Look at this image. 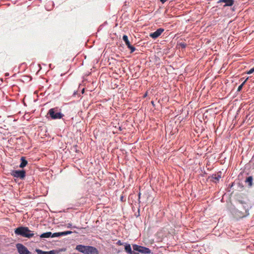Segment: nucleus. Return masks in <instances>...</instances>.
<instances>
[{
  "label": "nucleus",
  "mask_w": 254,
  "mask_h": 254,
  "mask_svg": "<svg viewBox=\"0 0 254 254\" xmlns=\"http://www.w3.org/2000/svg\"><path fill=\"white\" fill-rule=\"evenodd\" d=\"M251 206L242 200H238V203L233 211V215L237 218H242L249 215V210Z\"/></svg>",
  "instance_id": "f257e3e1"
},
{
  "label": "nucleus",
  "mask_w": 254,
  "mask_h": 254,
  "mask_svg": "<svg viewBox=\"0 0 254 254\" xmlns=\"http://www.w3.org/2000/svg\"><path fill=\"white\" fill-rule=\"evenodd\" d=\"M14 233L16 235L23 237L31 238L34 236V234L27 227L20 226L14 229Z\"/></svg>",
  "instance_id": "f03ea898"
},
{
  "label": "nucleus",
  "mask_w": 254,
  "mask_h": 254,
  "mask_svg": "<svg viewBox=\"0 0 254 254\" xmlns=\"http://www.w3.org/2000/svg\"><path fill=\"white\" fill-rule=\"evenodd\" d=\"M52 120L61 119L64 117V115L62 113V110L59 107H55L50 109L47 113Z\"/></svg>",
  "instance_id": "7ed1b4c3"
},
{
  "label": "nucleus",
  "mask_w": 254,
  "mask_h": 254,
  "mask_svg": "<svg viewBox=\"0 0 254 254\" xmlns=\"http://www.w3.org/2000/svg\"><path fill=\"white\" fill-rule=\"evenodd\" d=\"M10 174L14 178L23 180L26 176V172L24 170H11Z\"/></svg>",
  "instance_id": "20e7f679"
},
{
  "label": "nucleus",
  "mask_w": 254,
  "mask_h": 254,
  "mask_svg": "<svg viewBox=\"0 0 254 254\" xmlns=\"http://www.w3.org/2000/svg\"><path fill=\"white\" fill-rule=\"evenodd\" d=\"M132 248L134 251H137L142 254H149L151 253V251L149 248L138 246L136 244L132 245Z\"/></svg>",
  "instance_id": "39448f33"
},
{
  "label": "nucleus",
  "mask_w": 254,
  "mask_h": 254,
  "mask_svg": "<svg viewBox=\"0 0 254 254\" xmlns=\"http://www.w3.org/2000/svg\"><path fill=\"white\" fill-rule=\"evenodd\" d=\"M16 248L19 254H31L28 249L22 244L17 243L16 244Z\"/></svg>",
  "instance_id": "423d86ee"
},
{
  "label": "nucleus",
  "mask_w": 254,
  "mask_h": 254,
  "mask_svg": "<svg viewBox=\"0 0 254 254\" xmlns=\"http://www.w3.org/2000/svg\"><path fill=\"white\" fill-rule=\"evenodd\" d=\"M115 123L112 122V133H116L121 130V127L119 125L118 119H114Z\"/></svg>",
  "instance_id": "0eeeda50"
},
{
  "label": "nucleus",
  "mask_w": 254,
  "mask_h": 254,
  "mask_svg": "<svg viewBox=\"0 0 254 254\" xmlns=\"http://www.w3.org/2000/svg\"><path fill=\"white\" fill-rule=\"evenodd\" d=\"M222 178L221 177V172H219L217 173V174H213L212 175L209 176L208 179L210 181L217 183L219 181V180Z\"/></svg>",
  "instance_id": "6e6552de"
},
{
  "label": "nucleus",
  "mask_w": 254,
  "mask_h": 254,
  "mask_svg": "<svg viewBox=\"0 0 254 254\" xmlns=\"http://www.w3.org/2000/svg\"><path fill=\"white\" fill-rule=\"evenodd\" d=\"M164 31V29L163 28H159L154 32L151 33L149 36L152 38L155 39L159 37Z\"/></svg>",
  "instance_id": "1a4fd4ad"
},
{
  "label": "nucleus",
  "mask_w": 254,
  "mask_h": 254,
  "mask_svg": "<svg viewBox=\"0 0 254 254\" xmlns=\"http://www.w3.org/2000/svg\"><path fill=\"white\" fill-rule=\"evenodd\" d=\"M85 254H99V252L96 248L88 246Z\"/></svg>",
  "instance_id": "9d476101"
},
{
  "label": "nucleus",
  "mask_w": 254,
  "mask_h": 254,
  "mask_svg": "<svg viewBox=\"0 0 254 254\" xmlns=\"http://www.w3.org/2000/svg\"><path fill=\"white\" fill-rule=\"evenodd\" d=\"M125 250L126 252L129 254H139L138 253H136L135 251H132L131 246L129 244H126L125 245Z\"/></svg>",
  "instance_id": "9b49d317"
},
{
  "label": "nucleus",
  "mask_w": 254,
  "mask_h": 254,
  "mask_svg": "<svg viewBox=\"0 0 254 254\" xmlns=\"http://www.w3.org/2000/svg\"><path fill=\"white\" fill-rule=\"evenodd\" d=\"M87 246H88L78 245L76 246L75 249L78 252L85 254Z\"/></svg>",
  "instance_id": "f8f14e48"
},
{
  "label": "nucleus",
  "mask_w": 254,
  "mask_h": 254,
  "mask_svg": "<svg viewBox=\"0 0 254 254\" xmlns=\"http://www.w3.org/2000/svg\"><path fill=\"white\" fill-rule=\"evenodd\" d=\"M224 2L225 4L224 6H231L233 5L234 0H219L217 3Z\"/></svg>",
  "instance_id": "ddd939ff"
},
{
  "label": "nucleus",
  "mask_w": 254,
  "mask_h": 254,
  "mask_svg": "<svg viewBox=\"0 0 254 254\" xmlns=\"http://www.w3.org/2000/svg\"><path fill=\"white\" fill-rule=\"evenodd\" d=\"M245 182L247 184L249 188H252L253 185V177L252 176H249L246 178Z\"/></svg>",
  "instance_id": "4468645a"
},
{
  "label": "nucleus",
  "mask_w": 254,
  "mask_h": 254,
  "mask_svg": "<svg viewBox=\"0 0 254 254\" xmlns=\"http://www.w3.org/2000/svg\"><path fill=\"white\" fill-rule=\"evenodd\" d=\"M20 161L21 163L19 166L20 168H23L27 165L28 162L24 157H22L20 159Z\"/></svg>",
  "instance_id": "2eb2a0df"
},
{
  "label": "nucleus",
  "mask_w": 254,
  "mask_h": 254,
  "mask_svg": "<svg viewBox=\"0 0 254 254\" xmlns=\"http://www.w3.org/2000/svg\"><path fill=\"white\" fill-rule=\"evenodd\" d=\"M40 237L41 238H48L52 237V233L51 232L44 233L40 235Z\"/></svg>",
  "instance_id": "dca6fc26"
},
{
  "label": "nucleus",
  "mask_w": 254,
  "mask_h": 254,
  "mask_svg": "<svg viewBox=\"0 0 254 254\" xmlns=\"http://www.w3.org/2000/svg\"><path fill=\"white\" fill-rule=\"evenodd\" d=\"M123 40L124 41V42H125L126 45L127 46V47L128 46H129L130 45H131L128 39V37L127 36V35H124L123 36Z\"/></svg>",
  "instance_id": "f3484780"
},
{
  "label": "nucleus",
  "mask_w": 254,
  "mask_h": 254,
  "mask_svg": "<svg viewBox=\"0 0 254 254\" xmlns=\"http://www.w3.org/2000/svg\"><path fill=\"white\" fill-rule=\"evenodd\" d=\"M122 192H121L120 191H118V190H117L114 193V195L113 196L114 197H115V199L116 201H117L119 198H118V195L120 196V194H122Z\"/></svg>",
  "instance_id": "a211bd4d"
},
{
  "label": "nucleus",
  "mask_w": 254,
  "mask_h": 254,
  "mask_svg": "<svg viewBox=\"0 0 254 254\" xmlns=\"http://www.w3.org/2000/svg\"><path fill=\"white\" fill-rule=\"evenodd\" d=\"M72 233V231H64V232H61V236H65V235L71 234Z\"/></svg>",
  "instance_id": "6ab92c4d"
},
{
  "label": "nucleus",
  "mask_w": 254,
  "mask_h": 254,
  "mask_svg": "<svg viewBox=\"0 0 254 254\" xmlns=\"http://www.w3.org/2000/svg\"><path fill=\"white\" fill-rule=\"evenodd\" d=\"M247 79L248 78H247L240 85H239V86L238 88L237 91L239 92L242 90L244 85L245 84Z\"/></svg>",
  "instance_id": "aec40b11"
},
{
  "label": "nucleus",
  "mask_w": 254,
  "mask_h": 254,
  "mask_svg": "<svg viewBox=\"0 0 254 254\" xmlns=\"http://www.w3.org/2000/svg\"><path fill=\"white\" fill-rule=\"evenodd\" d=\"M61 236V232H56L53 234L52 233V237H58Z\"/></svg>",
  "instance_id": "412c9836"
},
{
  "label": "nucleus",
  "mask_w": 254,
  "mask_h": 254,
  "mask_svg": "<svg viewBox=\"0 0 254 254\" xmlns=\"http://www.w3.org/2000/svg\"><path fill=\"white\" fill-rule=\"evenodd\" d=\"M36 252H37V254H46V252L43 251L40 249H36Z\"/></svg>",
  "instance_id": "4be33fe9"
},
{
  "label": "nucleus",
  "mask_w": 254,
  "mask_h": 254,
  "mask_svg": "<svg viewBox=\"0 0 254 254\" xmlns=\"http://www.w3.org/2000/svg\"><path fill=\"white\" fill-rule=\"evenodd\" d=\"M128 48L130 50V53H132L135 50V48L134 47L132 46L131 45L128 47Z\"/></svg>",
  "instance_id": "5701e85b"
},
{
  "label": "nucleus",
  "mask_w": 254,
  "mask_h": 254,
  "mask_svg": "<svg viewBox=\"0 0 254 254\" xmlns=\"http://www.w3.org/2000/svg\"><path fill=\"white\" fill-rule=\"evenodd\" d=\"M179 45L181 47V48L184 49L187 47V44L184 42L180 43Z\"/></svg>",
  "instance_id": "b1692460"
},
{
  "label": "nucleus",
  "mask_w": 254,
  "mask_h": 254,
  "mask_svg": "<svg viewBox=\"0 0 254 254\" xmlns=\"http://www.w3.org/2000/svg\"><path fill=\"white\" fill-rule=\"evenodd\" d=\"M123 198H124V196H123V193L120 194V195L119 196V200H120V201H121L122 202L123 201Z\"/></svg>",
  "instance_id": "393cba45"
},
{
  "label": "nucleus",
  "mask_w": 254,
  "mask_h": 254,
  "mask_svg": "<svg viewBox=\"0 0 254 254\" xmlns=\"http://www.w3.org/2000/svg\"><path fill=\"white\" fill-rule=\"evenodd\" d=\"M254 72V67L247 72L248 74H251Z\"/></svg>",
  "instance_id": "a878e982"
},
{
  "label": "nucleus",
  "mask_w": 254,
  "mask_h": 254,
  "mask_svg": "<svg viewBox=\"0 0 254 254\" xmlns=\"http://www.w3.org/2000/svg\"><path fill=\"white\" fill-rule=\"evenodd\" d=\"M46 254H55V251L54 250L46 252Z\"/></svg>",
  "instance_id": "bb28decb"
},
{
  "label": "nucleus",
  "mask_w": 254,
  "mask_h": 254,
  "mask_svg": "<svg viewBox=\"0 0 254 254\" xmlns=\"http://www.w3.org/2000/svg\"><path fill=\"white\" fill-rule=\"evenodd\" d=\"M117 244H118V245H122L123 244L121 242V241H118L117 242Z\"/></svg>",
  "instance_id": "cd10ccee"
},
{
  "label": "nucleus",
  "mask_w": 254,
  "mask_h": 254,
  "mask_svg": "<svg viewBox=\"0 0 254 254\" xmlns=\"http://www.w3.org/2000/svg\"><path fill=\"white\" fill-rule=\"evenodd\" d=\"M71 227H72V224H71L68 223V224H67V228H71Z\"/></svg>",
  "instance_id": "c85d7f7f"
},
{
  "label": "nucleus",
  "mask_w": 254,
  "mask_h": 254,
  "mask_svg": "<svg viewBox=\"0 0 254 254\" xmlns=\"http://www.w3.org/2000/svg\"><path fill=\"white\" fill-rule=\"evenodd\" d=\"M109 49V48L108 49L107 48V45H106V48H105V50H106V53H105V54L107 53L108 50Z\"/></svg>",
  "instance_id": "c756f323"
},
{
  "label": "nucleus",
  "mask_w": 254,
  "mask_h": 254,
  "mask_svg": "<svg viewBox=\"0 0 254 254\" xmlns=\"http://www.w3.org/2000/svg\"><path fill=\"white\" fill-rule=\"evenodd\" d=\"M167 0H160V1L162 3H165L166 1Z\"/></svg>",
  "instance_id": "7c9ffc66"
},
{
  "label": "nucleus",
  "mask_w": 254,
  "mask_h": 254,
  "mask_svg": "<svg viewBox=\"0 0 254 254\" xmlns=\"http://www.w3.org/2000/svg\"><path fill=\"white\" fill-rule=\"evenodd\" d=\"M115 74H116V76L112 75V77H113L115 78L116 79H117V75H118V74L117 73H115Z\"/></svg>",
  "instance_id": "2f4dec72"
},
{
  "label": "nucleus",
  "mask_w": 254,
  "mask_h": 254,
  "mask_svg": "<svg viewBox=\"0 0 254 254\" xmlns=\"http://www.w3.org/2000/svg\"><path fill=\"white\" fill-rule=\"evenodd\" d=\"M8 75H9V73H6L5 74V76H8Z\"/></svg>",
  "instance_id": "473e14b6"
},
{
  "label": "nucleus",
  "mask_w": 254,
  "mask_h": 254,
  "mask_svg": "<svg viewBox=\"0 0 254 254\" xmlns=\"http://www.w3.org/2000/svg\"><path fill=\"white\" fill-rule=\"evenodd\" d=\"M114 62H115V63H117V61H116V60L114 59V62H112V64H114Z\"/></svg>",
  "instance_id": "72a5a7b5"
},
{
  "label": "nucleus",
  "mask_w": 254,
  "mask_h": 254,
  "mask_svg": "<svg viewBox=\"0 0 254 254\" xmlns=\"http://www.w3.org/2000/svg\"><path fill=\"white\" fill-rule=\"evenodd\" d=\"M84 92V88H83L82 90V93L83 94Z\"/></svg>",
  "instance_id": "f704fd0d"
},
{
  "label": "nucleus",
  "mask_w": 254,
  "mask_h": 254,
  "mask_svg": "<svg viewBox=\"0 0 254 254\" xmlns=\"http://www.w3.org/2000/svg\"><path fill=\"white\" fill-rule=\"evenodd\" d=\"M115 86L117 88L118 87V85L117 84V83H115Z\"/></svg>",
  "instance_id": "c9c22d12"
},
{
  "label": "nucleus",
  "mask_w": 254,
  "mask_h": 254,
  "mask_svg": "<svg viewBox=\"0 0 254 254\" xmlns=\"http://www.w3.org/2000/svg\"><path fill=\"white\" fill-rule=\"evenodd\" d=\"M76 92L74 91V93H73V95H75L76 94Z\"/></svg>",
  "instance_id": "e433bc0d"
}]
</instances>
